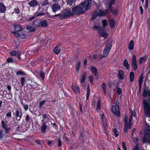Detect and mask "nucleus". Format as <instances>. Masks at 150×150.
Returning <instances> with one entry per match:
<instances>
[{
  "instance_id": "obj_1",
  "label": "nucleus",
  "mask_w": 150,
  "mask_h": 150,
  "mask_svg": "<svg viewBox=\"0 0 150 150\" xmlns=\"http://www.w3.org/2000/svg\"><path fill=\"white\" fill-rule=\"evenodd\" d=\"M61 14H62V17L63 19L71 17L74 15L72 11H71V9L69 8H67L64 10L61 13Z\"/></svg>"
},
{
  "instance_id": "obj_2",
  "label": "nucleus",
  "mask_w": 150,
  "mask_h": 150,
  "mask_svg": "<svg viewBox=\"0 0 150 150\" xmlns=\"http://www.w3.org/2000/svg\"><path fill=\"white\" fill-rule=\"evenodd\" d=\"M144 112L148 116H150V105L146 100H144L143 102Z\"/></svg>"
},
{
  "instance_id": "obj_3",
  "label": "nucleus",
  "mask_w": 150,
  "mask_h": 150,
  "mask_svg": "<svg viewBox=\"0 0 150 150\" xmlns=\"http://www.w3.org/2000/svg\"><path fill=\"white\" fill-rule=\"evenodd\" d=\"M74 15V14L79 15L83 13L84 11L83 8L80 6H76L72 8L71 9Z\"/></svg>"
},
{
  "instance_id": "obj_4",
  "label": "nucleus",
  "mask_w": 150,
  "mask_h": 150,
  "mask_svg": "<svg viewBox=\"0 0 150 150\" xmlns=\"http://www.w3.org/2000/svg\"><path fill=\"white\" fill-rule=\"evenodd\" d=\"M98 33L100 36L106 38L108 35V34L106 32V30L103 27L100 28L99 30Z\"/></svg>"
},
{
  "instance_id": "obj_5",
  "label": "nucleus",
  "mask_w": 150,
  "mask_h": 150,
  "mask_svg": "<svg viewBox=\"0 0 150 150\" xmlns=\"http://www.w3.org/2000/svg\"><path fill=\"white\" fill-rule=\"evenodd\" d=\"M112 111L113 113L117 116H120L119 107L115 105H113L112 108Z\"/></svg>"
},
{
  "instance_id": "obj_6",
  "label": "nucleus",
  "mask_w": 150,
  "mask_h": 150,
  "mask_svg": "<svg viewBox=\"0 0 150 150\" xmlns=\"http://www.w3.org/2000/svg\"><path fill=\"white\" fill-rule=\"evenodd\" d=\"M132 66L134 70H136L137 69V66L136 60V56L133 54L132 56Z\"/></svg>"
},
{
  "instance_id": "obj_7",
  "label": "nucleus",
  "mask_w": 150,
  "mask_h": 150,
  "mask_svg": "<svg viewBox=\"0 0 150 150\" xmlns=\"http://www.w3.org/2000/svg\"><path fill=\"white\" fill-rule=\"evenodd\" d=\"M52 11L54 13L59 10L60 8V6L58 3H54L51 6Z\"/></svg>"
},
{
  "instance_id": "obj_8",
  "label": "nucleus",
  "mask_w": 150,
  "mask_h": 150,
  "mask_svg": "<svg viewBox=\"0 0 150 150\" xmlns=\"http://www.w3.org/2000/svg\"><path fill=\"white\" fill-rule=\"evenodd\" d=\"M22 114L21 110L18 109H16L15 117L16 120L18 121H20L22 117Z\"/></svg>"
},
{
  "instance_id": "obj_9",
  "label": "nucleus",
  "mask_w": 150,
  "mask_h": 150,
  "mask_svg": "<svg viewBox=\"0 0 150 150\" xmlns=\"http://www.w3.org/2000/svg\"><path fill=\"white\" fill-rule=\"evenodd\" d=\"M44 61V57L43 56H40L38 57L35 60V63L37 64H40L43 63Z\"/></svg>"
},
{
  "instance_id": "obj_10",
  "label": "nucleus",
  "mask_w": 150,
  "mask_h": 150,
  "mask_svg": "<svg viewBox=\"0 0 150 150\" xmlns=\"http://www.w3.org/2000/svg\"><path fill=\"white\" fill-rule=\"evenodd\" d=\"M1 125L3 128L5 129V132L6 133H8L10 130V127H8L7 125L5 123L4 120H2L1 122Z\"/></svg>"
},
{
  "instance_id": "obj_11",
  "label": "nucleus",
  "mask_w": 150,
  "mask_h": 150,
  "mask_svg": "<svg viewBox=\"0 0 150 150\" xmlns=\"http://www.w3.org/2000/svg\"><path fill=\"white\" fill-rule=\"evenodd\" d=\"M47 127V126L46 123L43 122L41 127V130L42 133H44L45 132Z\"/></svg>"
},
{
  "instance_id": "obj_12",
  "label": "nucleus",
  "mask_w": 150,
  "mask_h": 150,
  "mask_svg": "<svg viewBox=\"0 0 150 150\" xmlns=\"http://www.w3.org/2000/svg\"><path fill=\"white\" fill-rule=\"evenodd\" d=\"M142 141L144 143H149L150 144V137L146 134H144Z\"/></svg>"
},
{
  "instance_id": "obj_13",
  "label": "nucleus",
  "mask_w": 150,
  "mask_h": 150,
  "mask_svg": "<svg viewBox=\"0 0 150 150\" xmlns=\"http://www.w3.org/2000/svg\"><path fill=\"white\" fill-rule=\"evenodd\" d=\"M28 4L31 7H34L35 6L38 5V2L35 0L30 1L28 3Z\"/></svg>"
},
{
  "instance_id": "obj_14",
  "label": "nucleus",
  "mask_w": 150,
  "mask_h": 150,
  "mask_svg": "<svg viewBox=\"0 0 150 150\" xmlns=\"http://www.w3.org/2000/svg\"><path fill=\"white\" fill-rule=\"evenodd\" d=\"M40 26L43 28H46L48 26V23L46 20H40Z\"/></svg>"
},
{
  "instance_id": "obj_15",
  "label": "nucleus",
  "mask_w": 150,
  "mask_h": 150,
  "mask_svg": "<svg viewBox=\"0 0 150 150\" xmlns=\"http://www.w3.org/2000/svg\"><path fill=\"white\" fill-rule=\"evenodd\" d=\"M108 12L107 10H99L98 12V16H105Z\"/></svg>"
},
{
  "instance_id": "obj_16",
  "label": "nucleus",
  "mask_w": 150,
  "mask_h": 150,
  "mask_svg": "<svg viewBox=\"0 0 150 150\" xmlns=\"http://www.w3.org/2000/svg\"><path fill=\"white\" fill-rule=\"evenodd\" d=\"M10 55L11 56H15L17 54L19 60L21 59L20 55V52L19 51L16 52V51H13L10 52Z\"/></svg>"
},
{
  "instance_id": "obj_17",
  "label": "nucleus",
  "mask_w": 150,
  "mask_h": 150,
  "mask_svg": "<svg viewBox=\"0 0 150 150\" xmlns=\"http://www.w3.org/2000/svg\"><path fill=\"white\" fill-rule=\"evenodd\" d=\"M6 10V7L3 3H0V13H4Z\"/></svg>"
},
{
  "instance_id": "obj_18",
  "label": "nucleus",
  "mask_w": 150,
  "mask_h": 150,
  "mask_svg": "<svg viewBox=\"0 0 150 150\" xmlns=\"http://www.w3.org/2000/svg\"><path fill=\"white\" fill-rule=\"evenodd\" d=\"M109 24L111 28L115 27V22L113 19H111L109 21Z\"/></svg>"
},
{
  "instance_id": "obj_19",
  "label": "nucleus",
  "mask_w": 150,
  "mask_h": 150,
  "mask_svg": "<svg viewBox=\"0 0 150 150\" xmlns=\"http://www.w3.org/2000/svg\"><path fill=\"white\" fill-rule=\"evenodd\" d=\"M40 21L39 20H37L34 21L32 23V25L35 27H38L40 26Z\"/></svg>"
},
{
  "instance_id": "obj_20",
  "label": "nucleus",
  "mask_w": 150,
  "mask_h": 150,
  "mask_svg": "<svg viewBox=\"0 0 150 150\" xmlns=\"http://www.w3.org/2000/svg\"><path fill=\"white\" fill-rule=\"evenodd\" d=\"M110 49L108 47H105L103 52V56L104 57H106L108 54Z\"/></svg>"
},
{
  "instance_id": "obj_21",
  "label": "nucleus",
  "mask_w": 150,
  "mask_h": 150,
  "mask_svg": "<svg viewBox=\"0 0 150 150\" xmlns=\"http://www.w3.org/2000/svg\"><path fill=\"white\" fill-rule=\"evenodd\" d=\"M118 77L120 79H123L124 78V75L123 71L121 70H120L118 72Z\"/></svg>"
},
{
  "instance_id": "obj_22",
  "label": "nucleus",
  "mask_w": 150,
  "mask_h": 150,
  "mask_svg": "<svg viewBox=\"0 0 150 150\" xmlns=\"http://www.w3.org/2000/svg\"><path fill=\"white\" fill-rule=\"evenodd\" d=\"M134 48V42L133 40H131L129 44L128 48L129 50H132Z\"/></svg>"
},
{
  "instance_id": "obj_23",
  "label": "nucleus",
  "mask_w": 150,
  "mask_h": 150,
  "mask_svg": "<svg viewBox=\"0 0 150 150\" xmlns=\"http://www.w3.org/2000/svg\"><path fill=\"white\" fill-rule=\"evenodd\" d=\"M112 44V41L110 39L108 40L105 43L106 47L111 48Z\"/></svg>"
},
{
  "instance_id": "obj_24",
  "label": "nucleus",
  "mask_w": 150,
  "mask_h": 150,
  "mask_svg": "<svg viewBox=\"0 0 150 150\" xmlns=\"http://www.w3.org/2000/svg\"><path fill=\"white\" fill-rule=\"evenodd\" d=\"M93 0H88L87 3L85 8V11H87L91 6L92 2Z\"/></svg>"
},
{
  "instance_id": "obj_25",
  "label": "nucleus",
  "mask_w": 150,
  "mask_h": 150,
  "mask_svg": "<svg viewBox=\"0 0 150 150\" xmlns=\"http://www.w3.org/2000/svg\"><path fill=\"white\" fill-rule=\"evenodd\" d=\"M71 88L73 91L75 93H77L79 91L78 87L76 85H72L71 86Z\"/></svg>"
},
{
  "instance_id": "obj_26",
  "label": "nucleus",
  "mask_w": 150,
  "mask_h": 150,
  "mask_svg": "<svg viewBox=\"0 0 150 150\" xmlns=\"http://www.w3.org/2000/svg\"><path fill=\"white\" fill-rule=\"evenodd\" d=\"M14 28L15 30L16 31H21L23 30V28L19 25H15Z\"/></svg>"
},
{
  "instance_id": "obj_27",
  "label": "nucleus",
  "mask_w": 150,
  "mask_h": 150,
  "mask_svg": "<svg viewBox=\"0 0 150 150\" xmlns=\"http://www.w3.org/2000/svg\"><path fill=\"white\" fill-rule=\"evenodd\" d=\"M67 5L69 6H71L73 5V4L74 5V0H67L66 1Z\"/></svg>"
},
{
  "instance_id": "obj_28",
  "label": "nucleus",
  "mask_w": 150,
  "mask_h": 150,
  "mask_svg": "<svg viewBox=\"0 0 150 150\" xmlns=\"http://www.w3.org/2000/svg\"><path fill=\"white\" fill-rule=\"evenodd\" d=\"M91 71L93 74L96 76L97 72V70L96 68L94 66L91 67Z\"/></svg>"
},
{
  "instance_id": "obj_29",
  "label": "nucleus",
  "mask_w": 150,
  "mask_h": 150,
  "mask_svg": "<svg viewBox=\"0 0 150 150\" xmlns=\"http://www.w3.org/2000/svg\"><path fill=\"white\" fill-rule=\"evenodd\" d=\"M143 96L144 97H146L148 96L150 97V91H149L144 89L143 93Z\"/></svg>"
},
{
  "instance_id": "obj_30",
  "label": "nucleus",
  "mask_w": 150,
  "mask_h": 150,
  "mask_svg": "<svg viewBox=\"0 0 150 150\" xmlns=\"http://www.w3.org/2000/svg\"><path fill=\"white\" fill-rule=\"evenodd\" d=\"M123 65L126 68L127 70L129 69V65L128 63V61L126 59H125L123 62Z\"/></svg>"
},
{
  "instance_id": "obj_31",
  "label": "nucleus",
  "mask_w": 150,
  "mask_h": 150,
  "mask_svg": "<svg viewBox=\"0 0 150 150\" xmlns=\"http://www.w3.org/2000/svg\"><path fill=\"white\" fill-rule=\"evenodd\" d=\"M129 77L130 82L133 81L134 78V74L133 72H131L129 75Z\"/></svg>"
},
{
  "instance_id": "obj_32",
  "label": "nucleus",
  "mask_w": 150,
  "mask_h": 150,
  "mask_svg": "<svg viewBox=\"0 0 150 150\" xmlns=\"http://www.w3.org/2000/svg\"><path fill=\"white\" fill-rule=\"evenodd\" d=\"M106 83L104 82L101 85V87H102V88L103 90L104 94L105 95H106Z\"/></svg>"
},
{
  "instance_id": "obj_33",
  "label": "nucleus",
  "mask_w": 150,
  "mask_h": 150,
  "mask_svg": "<svg viewBox=\"0 0 150 150\" xmlns=\"http://www.w3.org/2000/svg\"><path fill=\"white\" fill-rule=\"evenodd\" d=\"M26 28L27 29L28 31L30 32H34L35 30V29L34 27L30 26H27Z\"/></svg>"
},
{
  "instance_id": "obj_34",
  "label": "nucleus",
  "mask_w": 150,
  "mask_h": 150,
  "mask_svg": "<svg viewBox=\"0 0 150 150\" xmlns=\"http://www.w3.org/2000/svg\"><path fill=\"white\" fill-rule=\"evenodd\" d=\"M97 16H98V13L97 11H95L92 14V19H94Z\"/></svg>"
},
{
  "instance_id": "obj_35",
  "label": "nucleus",
  "mask_w": 150,
  "mask_h": 150,
  "mask_svg": "<svg viewBox=\"0 0 150 150\" xmlns=\"http://www.w3.org/2000/svg\"><path fill=\"white\" fill-rule=\"evenodd\" d=\"M86 72H85L83 73L82 77V78L81 80V83H83L84 82L85 79L86 78Z\"/></svg>"
},
{
  "instance_id": "obj_36",
  "label": "nucleus",
  "mask_w": 150,
  "mask_h": 150,
  "mask_svg": "<svg viewBox=\"0 0 150 150\" xmlns=\"http://www.w3.org/2000/svg\"><path fill=\"white\" fill-rule=\"evenodd\" d=\"M54 52L56 54H58L60 52V49L58 47H56L53 49Z\"/></svg>"
},
{
  "instance_id": "obj_37",
  "label": "nucleus",
  "mask_w": 150,
  "mask_h": 150,
  "mask_svg": "<svg viewBox=\"0 0 150 150\" xmlns=\"http://www.w3.org/2000/svg\"><path fill=\"white\" fill-rule=\"evenodd\" d=\"M146 59V58L145 56L141 57L139 59V64H141L143 61H145Z\"/></svg>"
},
{
  "instance_id": "obj_38",
  "label": "nucleus",
  "mask_w": 150,
  "mask_h": 150,
  "mask_svg": "<svg viewBox=\"0 0 150 150\" xmlns=\"http://www.w3.org/2000/svg\"><path fill=\"white\" fill-rule=\"evenodd\" d=\"M49 4L48 0H43L41 2V5L42 6H45Z\"/></svg>"
},
{
  "instance_id": "obj_39",
  "label": "nucleus",
  "mask_w": 150,
  "mask_h": 150,
  "mask_svg": "<svg viewBox=\"0 0 150 150\" xmlns=\"http://www.w3.org/2000/svg\"><path fill=\"white\" fill-rule=\"evenodd\" d=\"M132 115H130L129 118V128L130 129L132 127Z\"/></svg>"
},
{
  "instance_id": "obj_40",
  "label": "nucleus",
  "mask_w": 150,
  "mask_h": 150,
  "mask_svg": "<svg viewBox=\"0 0 150 150\" xmlns=\"http://www.w3.org/2000/svg\"><path fill=\"white\" fill-rule=\"evenodd\" d=\"M87 4L86 1H85L83 2H81L80 4L79 5V6H81L83 8H86V6Z\"/></svg>"
},
{
  "instance_id": "obj_41",
  "label": "nucleus",
  "mask_w": 150,
  "mask_h": 150,
  "mask_svg": "<svg viewBox=\"0 0 150 150\" xmlns=\"http://www.w3.org/2000/svg\"><path fill=\"white\" fill-rule=\"evenodd\" d=\"M109 9L110 12L113 14H115L117 12V10L116 9H112L111 6H109Z\"/></svg>"
},
{
  "instance_id": "obj_42",
  "label": "nucleus",
  "mask_w": 150,
  "mask_h": 150,
  "mask_svg": "<svg viewBox=\"0 0 150 150\" xmlns=\"http://www.w3.org/2000/svg\"><path fill=\"white\" fill-rule=\"evenodd\" d=\"M39 75L40 77L42 80H44L45 79V74L43 71H41L40 72Z\"/></svg>"
},
{
  "instance_id": "obj_43",
  "label": "nucleus",
  "mask_w": 150,
  "mask_h": 150,
  "mask_svg": "<svg viewBox=\"0 0 150 150\" xmlns=\"http://www.w3.org/2000/svg\"><path fill=\"white\" fill-rule=\"evenodd\" d=\"M143 79L144 77L142 76V74L139 79V84H142V83Z\"/></svg>"
},
{
  "instance_id": "obj_44",
  "label": "nucleus",
  "mask_w": 150,
  "mask_h": 150,
  "mask_svg": "<svg viewBox=\"0 0 150 150\" xmlns=\"http://www.w3.org/2000/svg\"><path fill=\"white\" fill-rule=\"evenodd\" d=\"M124 132L125 133L127 132L128 128H129V124L125 125Z\"/></svg>"
},
{
  "instance_id": "obj_45",
  "label": "nucleus",
  "mask_w": 150,
  "mask_h": 150,
  "mask_svg": "<svg viewBox=\"0 0 150 150\" xmlns=\"http://www.w3.org/2000/svg\"><path fill=\"white\" fill-rule=\"evenodd\" d=\"M21 86L23 87L24 85L25 82V79L24 77H22L21 78L20 81Z\"/></svg>"
},
{
  "instance_id": "obj_46",
  "label": "nucleus",
  "mask_w": 150,
  "mask_h": 150,
  "mask_svg": "<svg viewBox=\"0 0 150 150\" xmlns=\"http://www.w3.org/2000/svg\"><path fill=\"white\" fill-rule=\"evenodd\" d=\"M101 108L100 106V100H98L97 103V108L96 110H99Z\"/></svg>"
},
{
  "instance_id": "obj_47",
  "label": "nucleus",
  "mask_w": 150,
  "mask_h": 150,
  "mask_svg": "<svg viewBox=\"0 0 150 150\" xmlns=\"http://www.w3.org/2000/svg\"><path fill=\"white\" fill-rule=\"evenodd\" d=\"M102 25L103 28H104L108 25V23L106 20L104 19L103 20L102 22Z\"/></svg>"
},
{
  "instance_id": "obj_48",
  "label": "nucleus",
  "mask_w": 150,
  "mask_h": 150,
  "mask_svg": "<svg viewBox=\"0 0 150 150\" xmlns=\"http://www.w3.org/2000/svg\"><path fill=\"white\" fill-rule=\"evenodd\" d=\"M103 127L105 131L106 130V128L107 127V125L106 121L103 122Z\"/></svg>"
},
{
  "instance_id": "obj_49",
  "label": "nucleus",
  "mask_w": 150,
  "mask_h": 150,
  "mask_svg": "<svg viewBox=\"0 0 150 150\" xmlns=\"http://www.w3.org/2000/svg\"><path fill=\"white\" fill-rule=\"evenodd\" d=\"M113 131L115 137H117L118 136L119 134L117 129L115 128H114L113 129Z\"/></svg>"
},
{
  "instance_id": "obj_50",
  "label": "nucleus",
  "mask_w": 150,
  "mask_h": 150,
  "mask_svg": "<svg viewBox=\"0 0 150 150\" xmlns=\"http://www.w3.org/2000/svg\"><path fill=\"white\" fill-rule=\"evenodd\" d=\"M6 61L8 63H12L14 62L13 58L11 57L8 58L6 60Z\"/></svg>"
},
{
  "instance_id": "obj_51",
  "label": "nucleus",
  "mask_w": 150,
  "mask_h": 150,
  "mask_svg": "<svg viewBox=\"0 0 150 150\" xmlns=\"http://www.w3.org/2000/svg\"><path fill=\"white\" fill-rule=\"evenodd\" d=\"M17 75H25V73L22 71H17L16 73Z\"/></svg>"
},
{
  "instance_id": "obj_52",
  "label": "nucleus",
  "mask_w": 150,
  "mask_h": 150,
  "mask_svg": "<svg viewBox=\"0 0 150 150\" xmlns=\"http://www.w3.org/2000/svg\"><path fill=\"white\" fill-rule=\"evenodd\" d=\"M20 38L22 39H24L26 37L25 35L22 32L19 35Z\"/></svg>"
},
{
  "instance_id": "obj_53",
  "label": "nucleus",
  "mask_w": 150,
  "mask_h": 150,
  "mask_svg": "<svg viewBox=\"0 0 150 150\" xmlns=\"http://www.w3.org/2000/svg\"><path fill=\"white\" fill-rule=\"evenodd\" d=\"M81 65L80 62H79L77 64V65L76 67V71H78L79 70V69Z\"/></svg>"
},
{
  "instance_id": "obj_54",
  "label": "nucleus",
  "mask_w": 150,
  "mask_h": 150,
  "mask_svg": "<svg viewBox=\"0 0 150 150\" xmlns=\"http://www.w3.org/2000/svg\"><path fill=\"white\" fill-rule=\"evenodd\" d=\"M116 91L119 95H120L122 93L121 89L119 88H116Z\"/></svg>"
},
{
  "instance_id": "obj_55",
  "label": "nucleus",
  "mask_w": 150,
  "mask_h": 150,
  "mask_svg": "<svg viewBox=\"0 0 150 150\" xmlns=\"http://www.w3.org/2000/svg\"><path fill=\"white\" fill-rule=\"evenodd\" d=\"M46 100H42L40 102L39 104V107L40 108L42 107V105L44 104L45 101H46Z\"/></svg>"
},
{
  "instance_id": "obj_56",
  "label": "nucleus",
  "mask_w": 150,
  "mask_h": 150,
  "mask_svg": "<svg viewBox=\"0 0 150 150\" xmlns=\"http://www.w3.org/2000/svg\"><path fill=\"white\" fill-rule=\"evenodd\" d=\"M129 110L130 114V115L135 117V115L134 111H132L131 109H130Z\"/></svg>"
},
{
  "instance_id": "obj_57",
  "label": "nucleus",
  "mask_w": 150,
  "mask_h": 150,
  "mask_svg": "<svg viewBox=\"0 0 150 150\" xmlns=\"http://www.w3.org/2000/svg\"><path fill=\"white\" fill-rule=\"evenodd\" d=\"M14 11L15 13L17 14H18L20 13V10L18 8H14Z\"/></svg>"
},
{
  "instance_id": "obj_58",
  "label": "nucleus",
  "mask_w": 150,
  "mask_h": 150,
  "mask_svg": "<svg viewBox=\"0 0 150 150\" xmlns=\"http://www.w3.org/2000/svg\"><path fill=\"white\" fill-rule=\"evenodd\" d=\"M100 28H102V27H100L99 26H96V25H95L94 26V27H93V29H95L96 30H98V32L99 31V30L100 29Z\"/></svg>"
},
{
  "instance_id": "obj_59",
  "label": "nucleus",
  "mask_w": 150,
  "mask_h": 150,
  "mask_svg": "<svg viewBox=\"0 0 150 150\" xmlns=\"http://www.w3.org/2000/svg\"><path fill=\"white\" fill-rule=\"evenodd\" d=\"M139 143H137L136 144V146H135V147L134 148L133 150H139Z\"/></svg>"
},
{
  "instance_id": "obj_60",
  "label": "nucleus",
  "mask_w": 150,
  "mask_h": 150,
  "mask_svg": "<svg viewBox=\"0 0 150 150\" xmlns=\"http://www.w3.org/2000/svg\"><path fill=\"white\" fill-rule=\"evenodd\" d=\"M3 131L2 130H0V139L3 138Z\"/></svg>"
},
{
  "instance_id": "obj_61",
  "label": "nucleus",
  "mask_w": 150,
  "mask_h": 150,
  "mask_svg": "<svg viewBox=\"0 0 150 150\" xmlns=\"http://www.w3.org/2000/svg\"><path fill=\"white\" fill-rule=\"evenodd\" d=\"M89 79L91 83H92L93 80V77L92 76H89Z\"/></svg>"
},
{
  "instance_id": "obj_62",
  "label": "nucleus",
  "mask_w": 150,
  "mask_h": 150,
  "mask_svg": "<svg viewBox=\"0 0 150 150\" xmlns=\"http://www.w3.org/2000/svg\"><path fill=\"white\" fill-rule=\"evenodd\" d=\"M122 147L124 148V150H127V148L125 146V142H123L122 143Z\"/></svg>"
},
{
  "instance_id": "obj_63",
  "label": "nucleus",
  "mask_w": 150,
  "mask_h": 150,
  "mask_svg": "<svg viewBox=\"0 0 150 150\" xmlns=\"http://www.w3.org/2000/svg\"><path fill=\"white\" fill-rule=\"evenodd\" d=\"M30 117L28 114L26 115L25 118V121L26 122H29L30 120Z\"/></svg>"
},
{
  "instance_id": "obj_64",
  "label": "nucleus",
  "mask_w": 150,
  "mask_h": 150,
  "mask_svg": "<svg viewBox=\"0 0 150 150\" xmlns=\"http://www.w3.org/2000/svg\"><path fill=\"white\" fill-rule=\"evenodd\" d=\"M58 146L60 147L62 145V142L61 141V140L59 138L58 139Z\"/></svg>"
}]
</instances>
